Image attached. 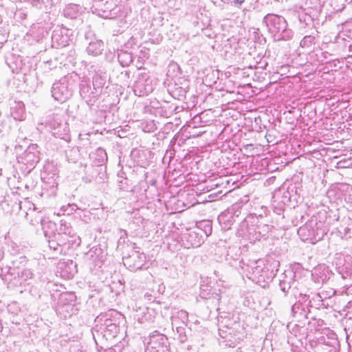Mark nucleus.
<instances>
[{
  "instance_id": "nucleus-15",
  "label": "nucleus",
  "mask_w": 352,
  "mask_h": 352,
  "mask_svg": "<svg viewBox=\"0 0 352 352\" xmlns=\"http://www.w3.org/2000/svg\"><path fill=\"white\" fill-rule=\"evenodd\" d=\"M56 231L62 234L63 235H67L72 239H74L80 243V239L76 235L73 228L71 226L70 223H68L64 219H61L59 222V226L56 228Z\"/></svg>"
},
{
  "instance_id": "nucleus-50",
  "label": "nucleus",
  "mask_w": 352,
  "mask_h": 352,
  "mask_svg": "<svg viewBox=\"0 0 352 352\" xmlns=\"http://www.w3.org/2000/svg\"><path fill=\"white\" fill-rule=\"evenodd\" d=\"M195 234L194 232H193V233H190V234H189V236H190V237H192V236H193V235H195Z\"/></svg>"
},
{
  "instance_id": "nucleus-16",
  "label": "nucleus",
  "mask_w": 352,
  "mask_h": 352,
  "mask_svg": "<svg viewBox=\"0 0 352 352\" xmlns=\"http://www.w3.org/2000/svg\"><path fill=\"white\" fill-rule=\"evenodd\" d=\"M292 312L294 317L300 322L308 318L309 311L307 305L298 302L293 305Z\"/></svg>"
},
{
  "instance_id": "nucleus-4",
  "label": "nucleus",
  "mask_w": 352,
  "mask_h": 352,
  "mask_svg": "<svg viewBox=\"0 0 352 352\" xmlns=\"http://www.w3.org/2000/svg\"><path fill=\"white\" fill-rule=\"evenodd\" d=\"M261 260L250 261L248 263H243L241 268L247 277L254 281H265L266 274Z\"/></svg>"
},
{
  "instance_id": "nucleus-24",
  "label": "nucleus",
  "mask_w": 352,
  "mask_h": 352,
  "mask_svg": "<svg viewBox=\"0 0 352 352\" xmlns=\"http://www.w3.org/2000/svg\"><path fill=\"white\" fill-rule=\"evenodd\" d=\"M272 228V226L260 223L256 226H254L253 232H254L256 238L265 237L269 233V232H270Z\"/></svg>"
},
{
  "instance_id": "nucleus-51",
  "label": "nucleus",
  "mask_w": 352,
  "mask_h": 352,
  "mask_svg": "<svg viewBox=\"0 0 352 352\" xmlns=\"http://www.w3.org/2000/svg\"><path fill=\"white\" fill-rule=\"evenodd\" d=\"M236 352H243L241 349L239 348L237 350H236Z\"/></svg>"
},
{
  "instance_id": "nucleus-23",
  "label": "nucleus",
  "mask_w": 352,
  "mask_h": 352,
  "mask_svg": "<svg viewBox=\"0 0 352 352\" xmlns=\"http://www.w3.org/2000/svg\"><path fill=\"white\" fill-rule=\"evenodd\" d=\"M250 219H253V217L245 219L239 225L237 230V234L239 236H244L253 234L254 225L249 226Z\"/></svg>"
},
{
  "instance_id": "nucleus-47",
  "label": "nucleus",
  "mask_w": 352,
  "mask_h": 352,
  "mask_svg": "<svg viewBox=\"0 0 352 352\" xmlns=\"http://www.w3.org/2000/svg\"><path fill=\"white\" fill-rule=\"evenodd\" d=\"M34 156L36 157V160L35 162L31 164L30 166H32V167H34L35 164H37L39 162V160H40L38 156H36V155H34Z\"/></svg>"
},
{
  "instance_id": "nucleus-46",
  "label": "nucleus",
  "mask_w": 352,
  "mask_h": 352,
  "mask_svg": "<svg viewBox=\"0 0 352 352\" xmlns=\"http://www.w3.org/2000/svg\"><path fill=\"white\" fill-rule=\"evenodd\" d=\"M245 0H233L234 5L241 6L243 3H244Z\"/></svg>"
},
{
  "instance_id": "nucleus-45",
  "label": "nucleus",
  "mask_w": 352,
  "mask_h": 352,
  "mask_svg": "<svg viewBox=\"0 0 352 352\" xmlns=\"http://www.w3.org/2000/svg\"><path fill=\"white\" fill-rule=\"evenodd\" d=\"M4 256V250L2 245L0 244V261L3 259Z\"/></svg>"
},
{
  "instance_id": "nucleus-42",
  "label": "nucleus",
  "mask_w": 352,
  "mask_h": 352,
  "mask_svg": "<svg viewBox=\"0 0 352 352\" xmlns=\"http://www.w3.org/2000/svg\"><path fill=\"white\" fill-rule=\"evenodd\" d=\"M29 157L30 155H17L16 156V160L18 161L19 163H24L23 162V160H24V157Z\"/></svg>"
},
{
  "instance_id": "nucleus-34",
  "label": "nucleus",
  "mask_w": 352,
  "mask_h": 352,
  "mask_svg": "<svg viewBox=\"0 0 352 352\" xmlns=\"http://www.w3.org/2000/svg\"><path fill=\"white\" fill-rule=\"evenodd\" d=\"M38 146L36 144H32L28 146L27 149L25 151L24 154H36L40 153V151L38 150Z\"/></svg>"
},
{
  "instance_id": "nucleus-29",
  "label": "nucleus",
  "mask_w": 352,
  "mask_h": 352,
  "mask_svg": "<svg viewBox=\"0 0 352 352\" xmlns=\"http://www.w3.org/2000/svg\"><path fill=\"white\" fill-rule=\"evenodd\" d=\"M64 265L65 272H67L66 276L68 278L73 277L75 274L77 273L76 263L72 260H68L64 263Z\"/></svg>"
},
{
  "instance_id": "nucleus-48",
  "label": "nucleus",
  "mask_w": 352,
  "mask_h": 352,
  "mask_svg": "<svg viewBox=\"0 0 352 352\" xmlns=\"http://www.w3.org/2000/svg\"><path fill=\"white\" fill-rule=\"evenodd\" d=\"M223 331L221 329H219V335L221 337H222L223 338H226L227 336L226 335H223Z\"/></svg>"
},
{
  "instance_id": "nucleus-25",
  "label": "nucleus",
  "mask_w": 352,
  "mask_h": 352,
  "mask_svg": "<svg viewBox=\"0 0 352 352\" xmlns=\"http://www.w3.org/2000/svg\"><path fill=\"white\" fill-rule=\"evenodd\" d=\"M118 59L122 67H127L133 62V56L130 52L120 50L118 54Z\"/></svg>"
},
{
  "instance_id": "nucleus-56",
  "label": "nucleus",
  "mask_w": 352,
  "mask_h": 352,
  "mask_svg": "<svg viewBox=\"0 0 352 352\" xmlns=\"http://www.w3.org/2000/svg\"><path fill=\"white\" fill-rule=\"evenodd\" d=\"M280 156V155H276V157H279Z\"/></svg>"
},
{
  "instance_id": "nucleus-52",
  "label": "nucleus",
  "mask_w": 352,
  "mask_h": 352,
  "mask_svg": "<svg viewBox=\"0 0 352 352\" xmlns=\"http://www.w3.org/2000/svg\"><path fill=\"white\" fill-rule=\"evenodd\" d=\"M302 230H304V228H300L298 232H301V231H302Z\"/></svg>"
},
{
  "instance_id": "nucleus-1",
  "label": "nucleus",
  "mask_w": 352,
  "mask_h": 352,
  "mask_svg": "<svg viewBox=\"0 0 352 352\" xmlns=\"http://www.w3.org/2000/svg\"><path fill=\"white\" fill-rule=\"evenodd\" d=\"M25 256H20L12 261V266H6V280L8 281L9 287H19L29 285V280L33 278V272L30 269L21 267L20 264L27 263Z\"/></svg>"
},
{
  "instance_id": "nucleus-14",
  "label": "nucleus",
  "mask_w": 352,
  "mask_h": 352,
  "mask_svg": "<svg viewBox=\"0 0 352 352\" xmlns=\"http://www.w3.org/2000/svg\"><path fill=\"white\" fill-rule=\"evenodd\" d=\"M188 155H184L183 158L181 157V155H164L162 160L164 162L165 160H168L169 166H173L174 170H180L181 168L184 167L186 165L188 159Z\"/></svg>"
},
{
  "instance_id": "nucleus-8",
  "label": "nucleus",
  "mask_w": 352,
  "mask_h": 352,
  "mask_svg": "<svg viewBox=\"0 0 352 352\" xmlns=\"http://www.w3.org/2000/svg\"><path fill=\"white\" fill-rule=\"evenodd\" d=\"M146 256L143 252H133L129 256L123 258L124 265L131 271H136L143 267Z\"/></svg>"
},
{
  "instance_id": "nucleus-39",
  "label": "nucleus",
  "mask_w": 352,
  "mask_h": 352,
  "mask_svg": "<svg viewBox=\"0 0 352 352\" xmlns=\"http://www.w3.org/2000/svg\"><path fill=\"white\" fill-rule=\"evenodd\" d=\"M102 351L101 352H116L111 346H101Z\"/></svg>"
},
{
  "instance_id": "nucleus-41",
  "label": "nucleus",
  "mask_w": 352,
  "mask_h": 352,
  "mask_svg": "<svg viewBox=\"0 0 352 352\" xmlns=\"http://www.w3.org/2000/svg\"><path fill=\"white\" fill-rule=\"evenodd\" d=\"M132 155H120L119 156V164H120L121 163L124 162V160H125V158L126 157H131Z\"/></svg>"
},
{
  "instance_id": "nucleus-26",
  "label": "nucleus",
  "mask_w": 352,
  "mask_h": 352,
  "mask_svg": "<svg viewBox=\"0 0 352 352\" xmlns=\"http://www.w3.org/2000/svg\"><path fill=\"white\" fill-rule=\"evenodd\" d=\"M81 166H84L85 168H87L85 170V175L82 177V180L85 183H90L94 179V177L97 173V170L94 168V166H88L87 163L83 164L82 162H80Z\"/></svg>"
},
{
  "instance_id": "nucleus-13",
  "label": "nucleus",
  "mask_w": 352,
  "mask_h": 352,
  "mask_svg": "<svg viewBox=\"0 0 352 352\" xmlns=\"http://www.w3.org/2000/svg\"><path fill=\"white\" fill-rule=\"evenodd\" d=\"M52 236L54 237L55 240L58 243L59 245L63 248V250L66 253L69 249L74 244L79 245L80 242L77 241L74 239H71L67 235H63L62 234L55 232L52 234Z\"/></svg>"
},
{
  "instance_id": "nucleus-2",
  "label": "nucleus",
  "mask_w": 352,
  "mask_h": 352,
  "mask_svg": "<svg viewBox=\"0 0 352 352\" xmlns=\"http://www.w3.org/2000/svg\"><path fill=\"white\" fill-rule=\"evenodd\" d=\"M263 23L268 32L278 41L289 40L293 36V32L287 28V22L283 16L269 13L263 17Z\"/></svg>"
},
{
  "instance_id": "nucleus-31",
  "label": "nucleus",
  "mask_w": 352,
  "mask_h": 352,
  "mask_svg": "<svg viewBox=\"0 0 352 352\" xmlns=\"http://www.w3.org/2000/svg\"><path fill=\"white\" fill-rule=\"evenodd\" d=\"M123 173H120L118 175V184L119 188L122 190H129V180L126 177L123 176Z\"/></svg>"
},
{
  "instance_id": "nucleus-32",
  "label": "nucleus",
  "mask_w": 352,
  "mask_h": 352,
  "mask_svg": "<svg viewBox=\"0 0 352 352\" xmlns=\"http://www.w3.org/2000/svg\"><path fill=\"white\" fill-rule=\"evenodd\" d=\"M315 36L313 35H307L300 41V46L302 47H308L314 43Z\"/></svg>"
},
{
  "instance_id": "nucleus-11",
  "label": "nucleus",
  "mask_w": 352,
  "mask_h": 352,
  "mask_svg": "<svg viewBox=\"0 0 352 352\" xmlns=\"http://www.w3.org/2000/svg\"><path fill=\"white\" fill-rule=\"evenodd\" d=\"M70 31L67 28L54 30L52 35V45L56 47H63L69 45Z\"/></svg>"
},
{
  "instance_id": "nucleus-55",
  "label": "nucleus",
  "mask_w": 352,
  "mask_h": 352,
  "mask_svg": "<svg viewBox=\"0 0 352 352\" xmlns=\"http://www.w3.org/2000/svg\"><path fill=\"white\" fill-rule=\"evenodd\" d=\"M151 182V184H155V182L153 180H152Z\"/></svg>"
},
{
  "instance_id": "nucleus-33",
  "label": "nucleus",
  "mask_w": 352,
  "mask_h": 352,
  "mask_svg": "<svg viewBox=\"0 0 352 352\" xmlns=\"http://www.w3.org/2000/svg\"><path fill=\"white\" fill-rule=\"evenodd\" d=\"M279 287L280 290L283 292L284 296H287L291 289L290 282L287 280H283L280 281Z\"/></svg>"
},
{
  "instance_id": "nucleus-3",
  "label": "nucleus",
  "mask_w": 352,
  "mask_h": 352,
  "mask_svg": "<svg viewBox=\"0 0 352 352\" xmlns=\"http://www.w3.org/2000/svg\"><path fill=\"white\" fill-rule=\"evenodd\" d=\"M119 332L118 325L111 318H106L99 327L94 329L93 337L95 342L98 345V342H102V340L110 341L116 338Z\"/></svg>"
},
{
  "instance_id": "nucleus-6",
  "label": "nucleus",
  "mask_w": 352,
  "mask_h": 352,
  "mask_svg": "<svg viewBox=\"0 0 352 352\" xmlns=\"http://www.w3.org/2000/svg\"><path fill=\"white\" fill-rule=\"evenodd\" d=\"M145 352H170L167 337L157 331L148 336Z\"/></svg>"
},
{
  "instance_id": "nucleus-22",
  "label": "nucleus",
  "mask_w": 352,
  "mask_h": 352,
  "mask_svg": "<svg viewBox=\"0 0 352 352\" xmlns=\"http://www.w3.org/2000/svg\"><path fill=\"white\" fill-rule=\"evenodd\" d=\"M48 246L50 250L52 251L54 257L57 258L60 255L66 254L63 248H61L56 240H55L52 234L49 236Z\"/></svg>"
},
{
  "instance_id": "nucleus-57",
  "label": "nucleus",
  "mask_w": 352,
  "mask_h": 352,
  "mask_svg": "<svg viewBox=\"0 0 352 352\" xmlns=\"http://www.w3.org/2000/svg\"><path fill=\"white\" fill-rule=\"evenodd\" d=\"M45 236H47V233L45 231H44Z\"/></svg>"
},
{
  "instance_id": "nucleus-36",
  "label": "nucleus",
  "mask_w": 352,
  "mask_h": 352,
  "mask_svg": "<svg viewBox=\"0 0 352 352\" xmlns=\"http://www.w3.org/2000/svg\"><path fill=\"white\" fill-rule=\"evenodd\" d=\"M265 138L268 143H271L272 144H276L278 143V140L273 133V131H267L265 135Z\"/></svg>"
},
{
  "instance_id": "nucleus-27",
  "label": "nucleus",
  "mask_w": 352,
  "mask_h": 352,
  "mask_svg": "<svg viewBox=\"0 0 352 352\" xmlns=\"http://www.w3.org/2000/svg\"><path fill=\"white\" fill-rule=\"evenodd\" d=\"M342 155H334L333 160L336 161V167L338 168H346L352 167V156H350L348 158L344 159H338Z\"/></svg>"
},
{
  "instance_id": "nucleus-19",
  "label": "nucleus",
  "mask_w": 352,
  "mask_h": 352,
  "mask_svg": "<svg viewBox=\"0 0 352 352\" xmlns=\"http://www.w3.org/2000/svg\"><path fill=\"white\" fill-rule=\"evenodd\" d=\"M116 8V4L113 0H108L101 6L98 10V16L104 19H110L113 16L116 12H113Z\"/></svg>"
},
{
  "instance_id": "nucleus-10",
  "label": "nucleus",
  "mask_w": 352,
  "mask_h": 352,
  "mask_svg": "<svg viewBox=\"0 0 352 352\" xmlns=\"http://www.w3.org/2000/svg\"><path fill=\"white\" fill-rule=\"evenodd\" d=\"M151 80L145 78L144 76L141 75L135 80L133 85V91L135 95L138 96H144L148 95L153 91Z\"/></svg>"
},
{
  "instance_id": "nucleus-43",
  "label": "nucleus",
  "mask_w": 352,
  "mask_h": 352,
  "mask_svg": "<svg viewBox=\"0 0 352 352\" xmlns=\"http://www.w3.org/2000/svg\"><path fill=\"white\" fill-rule=\"evenodd\" d=\"M70 157H68L67 158V161L69 162H76V161H78V159H76V157H79V155H70Z\"/></svg>"
},
{
  "instance_id": "nucleus-30",
  "label": "nucleus",
  "mask_w": 352,
  "mask_h": 352,
  "mask_svg": "<svg viewBox=\"0 0 352 352\" xmlns=\"http://www.w3.org/2000/svg\"><path fill=\"white\" fill-rule=\"evenodd\" d=\"M176 329V332L178 335L177 339L181 343H184L188 340V333L185 327L181 326H174Z\"/></svg>"
},
{
  "instance_id": "nucleus-21",
  "label": "nucleus",
  "mask_w": 352,
  "mask_h": 352,
  "mask_svg": "<svg viewBox=\"0 0 352 352\" xmlns=\"http://www.w3.org/2000/svg\"><path fill=\"white\" fill-rule=\"evenodd\" d=\"M104 43L101 40L94 39L89 43L87 52L89 54L98 56L103 51Z\"/></svg>"
},
{
  "instance_id": "nucleus-5",
  "label": "nucleus",
  "mask_w": 352,
  "mask_h": 352,
  "mask_svg": "<svg viewBox=\"0 0 352 352\" xmlns=\"http://www.w3.org/2000/svg\"><path fill=\"white\" fill-rule=\"evenodd\" d=\"M76 296L74 292H65L60 295L56 311L64 318L70 317L76 313Z\"/></svg>"
},
{
  "instance_id": "nucleus-28",
  "label": "nucleus",
  "mask_w": 352,
  "mask_h": 352,
  "mask_svg": "<svg viewBox=\"0 0 352 352\" xmlns=\"http://www.w3.org/2000/svg\"><path fill=\"white\" fill-rule=\"evenodd\" d=\"M29 217H30V222L32 225H36L43 221V217L40 212H36L35 208L32 210L26 212V218L28 219Z\"/></svg>"
},
{
  "instance_id": "nucleus-40",
  "label": "nucleus",
  "mask_w": 352,
  "mask_h": 352,
  "mask_svg": "<svg viewBox=\"0 0 352 352\" xmlns=\"http://www.w3.org/2000/svg\"><path fill=\"white\" fill-rule=\"evenodd\" d=\"M205 233L207 236L211 234V233H212V226L209 222L207 223L206 228L205 230Z\"/></svg>"
},
{
  "instance_id": "nucleus-17",
  "label": "nucleus",
  "mask_w": 352,
  "mask_h": 352,
  "mask_svg": "<svg viewBox=\"0 0 352 352\" xmlns=\"http://www.w3.org/2000/svg\"><path fill=\"white\" fill-rule=\"evenodd\" d=\"M188 322V314L187 311L181 309L175 311L171 316V324L173 329L174 326H186Z\"/></svg>"
},
{
  "instance_id": "nucleus-7",
  "label": "nucleus",
  "mask_w": 352,
  "mask_h": 352,
  "mask_svg": "<svg viewBox=\"0 0 352 352\" xmlns=\"http://www.w3.org/2000/svg\"><path fill=\"white\" fill-rule=\"evenodd\" d=\"M52 96L54 100L64 102L72 95V89L69 83L68 78L65 76L55 82L51 89Z\"/></svg>"
},
{
  "instance_id": "nucleus-35",
  "label": "nucleus",
  "mask_w": 352,
  "mask_h": 352,
  "mask_svg": "<svg viewBox=\"0 0 352 352\" xmlns=\"http://www.w3.org/2000/svg\"><path fill=\"white\" fill-rule=\"evenodd\" d=\"M120 238L118 241V246H121L125 243V239L127 238V232L125 230L119 229Z\"/></svg>"
},
{
  "instance_id": "nucleus-54",
  "label": "nucleus",
  "mask_w": 352,
  "mask_h": 352,
  "mask_svg": "<svg viewBox=\"0 0 352 352\" xmlns=\"http://www.w3.org/2000/svg\"><path fill=\"white\" fill-rule=\"evenodd\" d=\"M82 134H79V138H80V139H81V138H82Z\"/></svg>"
},
{
  "instance_id": "nucleus-49",
  "label": "nucleus",
  "mask_w": 352,
  "mask_h": 352,
  "mask_svg": "<svg viewBox=\"0 0 352 352\" xmlns=\"http://www.w3.org/2000/svg\"><path fill=\"white\" fill-rule=\"evenodd\" d=\"M71 207H72V210H76L78 209V207L76 205H72V206H71Z\"/></svg>"
},
{
  "instance_id": "nucleus-37",
  "label": "nucleus",
  "mask_w": 352,
  "mask_h": 352,
  "mask_svg": "<svg viewBox=\"0 0 352 352\" xmlns=\"http://www.w3.org/2000/svg\"><path fill=\"white\" fill-rule=\"evenodd\" d=\"M289 201H290V197H289V192L288 191L284 192L283 195V199L281 200V201L284 204H287V203L289 202Z\"/></svg>"
},
{
  "instance_id": "nucleus-53",
  "label": "nucleus",
  "mask_w": 352,
  "mask_h": 352,
  "mask_svg": "<svg viewBox=\"0 0 352 352\" xmlns=\"http://www.w3.org/2000/svg\"><path fill=\"white\" fill-rule=\"evenodd\" d=\"M322 305V306H324V307H326V306H327V305L324 304V302L323 301H322V305Z\"/></svg>"
},
{
  "instance_id": "nucleus-18",
  "label": "nucleus",
  "mask_w": 352,
  "mask_h": 352,
  "mask_svg": "<svg viewBox=\"0 0 352 352\" xmlns=\"http://www.w3.org/2000/svg\"><path fill=\"white\" fill-rule=\"evenodd\" d=\"M102 250L99 247L92 248L87 254L91 263L95 267H101L103 262Z\"/></svg>"
},
{
  "instance_id": "nucleus-12",
  "label": "nucleus",
  "mask_w": 352,
  "mask_h": 352,
  "mask_svg": "<svg viewBox=\"0 0 352 352\" xmlns=\"http://www.w3.org/2000/svg\"><path fill=\"white\" fill-rule=\"evenodd\" d=\"M92 70L90 72L93 74V81L92 85L94 89H96V91L101 94L103 87L106 83L107 75L102 69H97V67L91 66Z\"/></svg>"
},
{
  "instance_id": "nucleus-9",
  "label": "nucleus",
  "mask_w": 352,
  "mask_h": 352,
  "mask_svg": "<svg viewBox=\"0 0 352 352\" xmlns=\"http://www.w3.org/2000/svg\"><path fill=\"white\" fill-rule=\"evenodd\" d=\"M100 93L94 89L87 80H83L80 84V95L89 106H92L98 100Z\"/></svg>"
},
{
  "instance_id": "nucleus-38",
  "label": "nucleus",
  "mask_w": 352,
  "mask_h": 352,
  "mask_svg": "<svg viewBox=\"0 0 352 352\" xmlns=\"http://www.w3.org/2000/svg\"><path fill=\"white\" fill-rule=\"evenodd\" d=\"M345 311L347 312L346 314L350 315V318H352V300L349 301L345 306Z\"/></svg>"
},
{
  "instance_id": "nucleus-20",
  "label": "nucleus",
  "mask_w": 352,
  "mask_h": 352,
  "mask_svg": "<svg viewBox=\"0 0 352 352\" xmlns=\"http://www.w3.org/2000/svg\"><path fill=\"white\" fill-rule=\"evenodd\" d=\"M239 208V204H235L232 206L231 209L228 210L227 211L222 212L218 217V220L219 223H223L226 224L225 228L228 225H231L235 221L234 220V213L236 212V210Z\"/></svg>"
},
{
  "instance_id": "nucleus-44",
  "label": "nucleus",
  "mask_w": 352,
  "mask_h": 352,
  "mask_svg": "<svg viewBox=\"0 0 352 352\" xmlns=\"http://www.w3.org/2000/svg\"><path fill=\"white\" fill-rule=\"evenodd\" d=\"M6 267L3 268H0V276H4L6 277L7 273H6Z\"/></svg>"
}]
</instances>
